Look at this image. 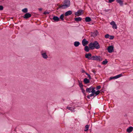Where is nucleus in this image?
Returning <instances> with one entry per match:
<instances>
[{"label":"nucleus","instance_id":"obj_1","mask_svg":"<svg viewBox=\"0 0 133 133\" xmlns=\"http://www.w3.org/2000/svg\"><path fill=\"white\" fill-rule=\"evenodd\" d=\"M70 3L69 0H65L63 4L59 6V8H61L62 9H65L69 6Z\"/></svg>","mask_w":133,"mask_h":133},{"label":"nucleus","instance_id":"obj_2","mask_svg":"<svg viewBox=\"0 0 133 133\" xmlns=\"http://www.w3.org/2000/svg\"><path fill=\"white\" fill-rule=\"evenodd\" d=\"M91 60L96 61L99 62H101L102 60V58L99 56L96 55L92 56Z\"/></svg>","mask_w":133,"mask_h":133},{"label":"nucleus","instance_id":"obj_3","mask_svg":"<svg viewBox=\"0 0 133 133\" xmlns=\"http://www.w3.org/2000/svg\"><path fill=\"white\" fill-rule=\"evenodd\" d=\"M94 44V48L98 49L100 48V46L99 43L97 41H95L93 43Z\"/></svg>","mask_w":133,"mask_h":133},{"label":"nucleus","instance_id":"obj_4","mask_svg":"<svg viewBox=\"0 0 133 133\" xmlns=\"http://www.w3.org/2000/svg\"><path fill=\"white\" fill-rule=\"evenodd\" d=\"M83 10L82 9L79 10L77 12H75V15L76 16H78L83 14Z\"/></svg>","mask_w":133,"mask_h":133},{"label":"nucleus","instance_id":"obj_5","mask_svg":"<svg viewBox=\"0 0 133 133\" xmlns=\"http://www.w3.org/2000/svg\"><path fill=\"white\" fill-rule=\"evenodd\" d=\"M114 47L113 46H110L107 48L108 52L110 53H111L114 51Z\"/></svg>","mask_w":133,"mask_h":133},{"label":"nucleus","instance_id":"obj_6","mask_svg":"<svg viewBox=\"0 0 133 133\" xmlns=\"http://www.w3.org/2000/svg\"><path fill=\"white\" fill-rule=\"evenodd\" d=\"M92 54L91 53L86 54H85V57L89 60H91Z\"/></svg>","mask_w":133,"mask_h":133},{"label":"nucleus","instance_id":"obj_7","mask_svg":"<svg viewBox=\"0 0 133 133\" xmlns=\"http://www.w3.org/2000/svg\"><path fill=\"white\" fill-rule=\"evenodd\" d=\"M31 16V14L29 13H27L25 14L23 16V17L26 19H27Z\"/></svg>","mask_w":133,"mask_h":133},{"label":"nucleus","instance_id":"obj_8","mask_svg":"<svg viewBox=\"0 0 133 133\" xmlns=\"http://www.w3.org/2000/svg\"><path fill=\"white\" fill-rule=\"evenodd\" d=\"M82 43L83 45L84 46H85L86 45L88 44L89 43V41L84 38L83 39L82 42Z\"/></svg>","mask_w":133,"mask_h":133},{"label":"nucleus","instance_id":"obj_9","mask_svg":"<svg viewBox=\"0 0 133 133\" xmlns=\"http://www.w3.org/2000/svg\"><path fill=\"white\" fill-rule=\"evenodd\" d=\"M41 53L42 57L46 59L48 58V56L46 52L43 53V51H41Z\"/></svg>","mask_w":133,"mask_h":133},{"label":"nucleus","instance_id":"obj_10","mask_svg":"<svg viewBox=\"0 0 133 133\" xmlns=\"http://www.w3.org/2000/svg\"><path fill=\"white\" fill-rule=\"evenodd\" d=\"M133 130V127H130L128 128L127 129V131L128 133L131 132Z\"/></svg>","mask_w":133,"mask_h":133},{"label":"nucleus","instance_id":"obj_11","mask_svg":"<svg viewBox=\"0 0 133 133\" xmlns=\"http://www.w3.org/2000/svg\"><path fill=\"white\" fill-rule=\"evenodd\" d=\"M98 32L97 30H96L94 32L91 33V36L95 37L97 36L98 34Z\"/></svg>","mask_w":133,"mask_h":133},{"label":"nucleus","instance_id":"obj_12","mask_svg":"<svg viewBox=\"0 0 133 133\" xmlns=\"http://www.w3.org/2000/svg\"><path fill=\"white\" fill-rule=\"evenodd\" d=\"M116 2L118 3L121 6H123V1L122 0H116Z\"/></svg>","mask_w":133,"mask_h":133},{"label":"nucleus","instance_id":"obj_13","mask_svg":"<svg viewBox=\"0 0 133 133\" xmlns=\"http://www.w3.org/2000/svg\"><path fill=\"white\" fill-rule=\"evenodd\" d=\"M72 14V11L71 10H69L66 12L64 14L65 16H66L71 15Z\"/></svg>","mask_w":133,"mask_h":133},{"label":"nucleus","instance_id":"obj_14","mask_svg":"<svg viewBox=\"0 0 133 133\" xmlns=\"http://www.w3.org/2000/svg\"><path fill=\"white\" fill-rule=\"evenodd\" d=\"M94 43H91L89 44V47L90 49L93 50L94 49Z\"/></svg>","mask_w":133,"mask_h":133},{"label":"nucleus","instance_id":"obj_15","mask_svg":"<svg viewBox=\"0 0 133 133\" xmlns=\"http://www.w3.org/2000/svg\"><path fill=\"white\" fill-rule=\"evenodd\" d=\"M52 19L56 22L58 21L59 20V18L56 16H54L52 18Z\"/></svg>","mask_w":133,"mask_h":133},{"label":"nucleus","instance_id":"obj_16","mask_svg":"<svg viewBox=\"0 0 133 133\" xmlns=\"http://www.w3.org/2000/svg\"><path fill=\"white\" fill-rule=\"evenodd\" d=\"M85 21L86 22H89L91 21V19L90 17H87L85 18Z\"/></svg>","mask_w":133,"mask_h":133},{"label":"nucleus","instance_id":"obj_17","mask_svg":"<svg viewBox=\"0 0 133 133\" xmlns=\"http://www.w3.org/2000/svg\"><path fill=\"white\" fill-rule=\"evenodd\" d=\"M92 88V86L91 87L89 88H87L86 89L87 92L88 93L91 92Z\"/></svg>","mask_w":133,"mask_h":133},{"label":"nucleus","instance_id":"obj_18","mask_svg":"<svg viewBox=\"0 0 133 133\" xmlns=\"http://www.w3.org/2000/svg\"><path fill=\"white\" fill-rule=\"evenodd\" d=\"M75 21H76L77 22L78 21H80L82 20V18L80 17H77L74 18Z\"/></svg>","mask_w":133,"mask_h":133},{"label":"nucleus","instance_id":"obj_19","mask_svg":"<svg viewBox=\"0 0 133 133\" xmlns=\"http://www.w3.org/2000/svg\"><path fill=\"white\" fill-rule=\"evenodd\" d=\"M80 44L79 42L78 41H76L74 42V45L75 47L78 46Z\"/></svg>","mask_w":133,"mask_h":133},{"label":"nucleus","instance_id":"obj_20","mask_svg":"<svg viewBox=\"0 0 133 133\" xmlns=\"http://www.w3.org/2000/svg\"><path fill=\"white\" fill-rule=\"evenodd\" d=\"M84 83L85 84L89 83L90 82V81L87 78H85L83 81Z\"/></svg>","mask_w":133,"mask_h":133},{"label":"nucleus","instance_id":"obj_21","mask_svg":"<svg viewBox=\"0 0 133 133\" xmlns=\"http://www.w3.org/2000/svg\"><path fill=\"white\" fill-rule=\"evenodd\" d=\"M84 50L85 51H86L87 52H88L89 51V47L87 45L85 46V47L84 48Z\"/></svg>","mask_w":133,"mask_h":133},{"label":"nucleus","instance_id":"obj_22","mask_svg":"<svg viewBox=\"0 0 133 133\" xmlns=\"http://www.w3.org/2000/svg\"><path fill=\"white\" fill-rule=\"evenodd\" d=\"M78 82L79 83V85L81 88H83V85L82 84L81 82H80L79 80H78Z\"/></svg>","mask_w":133,"mask_h":133},{"label":"nucleus","instance_id":"obj_23","mask_svg":"<svg viewBox=\"0 0 133 133\" xmlns=\"http://www.w3.org/2000/svg\"><path fill=\"white\" fill-rule=\"evenodd\" d=\"M64 14H61L59 17V19H60L62 21H63L64 20Z\"/></svg>","mask_w":133,"mask_h":133},{"label":"nucleus","instance_id":"obj_24","mask_svg":"<svg viewBox=\"0 0 133 133\" xmlns=\"http://www.w3.org/2000/svg\"><path fill=\"white\" fill-rule=\"evenodd\" d=\"M67 109L72 111H74V108L72 107H67Z\"/></svg>","mask_w":133,"mask_h":133},{"label":"nucleus","instance_id":"obj_25","mask_svg":"<svg viewBox=\"0 0 133 133\" xmlns=\"http://www.w3.org/2000/svg\"><path fill=\"white\" fill-rule=\"evenodd\" d=\"M108 62V61L107 60V59H105L104 61L102 62V64L104 65H105L107 64Z\"/></svg>","mask_w":133,"mask_h":133},{"label":"nucleus","instance_id":"obj_26","mask_svg":"<svg viewBox=\"0 0 133 133\" xmlns=\"http://www.w3.org/2000/svg\"><path fill=\"white\" fill-rule=\"evenodd\" d=\"M22 11L24 13H26L28 11V9L27 8H25L23 9Z\"/></svg>","mask_w":133,"mask_h":133},{"label":"nucleus","instance_id":"obj_27","mask_svg":"<svg viewBox=\"0 0 133 133\" xmlns=\"http://www.w3.org/2000/svg\"><path fill=\"white\" fill-rule=\"evenodd\" d=\"M81 90H82V92L83 94L85 96H86V94L85 93V90L83 88H81Z\"/></svg>","mask_w":133,"mask_h":133},{"label":"nucleus","instance_id":"obj_28","mask_svg":"<svg viewBox=\"0 0 133 133\" xmlns=\"http://www.w3.org/2000/svg\"><path fill=\"white\" fill-rule=\"evenodd\" d=\"M89 128V125H86L85 127V129L84 130L85 131H87L88 130Z\"/></svg>","mask_w":133,"mask_h":133},{"label":"nucleus","instance_id":"obj_29","mask_svg":"<svg viewBox=\"0 0 133 133\" xmlns=\"http://www.w3.org/2000/svg\"><path fill=\"white\" fill-rule=\"evenodd\" d=\"M123 75L122 74H120L116 76V79L119 78L120 77L122 76Z\"/></svg>","mask_w":133,"mask_h":133},{"label":"nucleus","instance_id":"obj_30","mask_svg":"<svg viewBox=\"0 0 133 133\" xmlns=\"http://www.w3.org/2000/svg\"><path fill=\"white\" fill-rule=\"evenodd\" d=\"M112 28L113 29H117V25L116 23L113 25H112Z\"/></svg>","mask_w":133,"mask_h":133},{"label":"nucleus","instance_id":"obj_31","mask_svg":"<svg viewBox=\"0 0 133 133\" xmlns=\"http://www.w3.org/2000/svg\"><path fill=\"white\" fill-rule=\"evenodd\" d=\"M100 91L98 90L97 91H95V94L96 96L98 95L100 93Z\"/></svg>","mask_w":133,"mask_h":133},{"label":"nucleus","instance_id":"obj_32","mask_svg":"<svg viewBox=\"0 0 133 133\" xmlns=\"http://www.w3.org/2000/svg\"><path fill=\"white\" fill-rule=\"evenodd\" d=\"M95 88L93 87H92V90H91V92H93L94 93H95V92L96 91L95 90Z\"/></svg>","mask_w":133,"mask_h":133},{"label":"nucleus","instance_id":"obj_33","mask_svg":"<svg viewBox=\"0 0 133 133\" xmlns=\"http://www.w3.org/2000/svg\"><path fill=\"white\" fill-rule=\"evenodd\" d=\"M85 74L87 75L88 76V77L89 78V79H91V77L90 76V75L89 74H88L87 73V72H85Z\"/></svg>","mask_w":133,"mask_h":133},{"label":"nucleus","instance_id":"obj_34","mask_svg":"<svg viewBox=\"0 0 133 133\" xmlns=\"http://www.w3.org/2000/svg\"><path fill=\"white\" fill-rule=\"evenodd\" d=\"M110 36V35L109 34H107L105 36V38H109V37Z\"/></svg>","mask_w":133,"mask_h":133},{"label":"nucleus","instance_id":"obj_35","mask_svg":"<svg viewBox=\"0 0 133 133\" xmlns=\"http://www.w3.org/2000/svg\"><path fill=\"white\" fill-rule=\"evenodd\" d=\"M109 37H110V38H109L110 39H112L114 38V36L112 35H110Z\"/></svg>","mask_w":133,"mask_h":133},{"label":"nucleus","instance_id":"obj_36","mask_svg":"<svg viewBox=\"0 0 133 133\" xmlns=\"http://www.w3.org/2000/svg\"><path fill=\"white\" fill-rule=\"evenodd\" d=\"M114 79H116V76L114 77H111L110 78V80H111Z\"/></svg>","mask_w":133,"mask_h":133},{"label":"nucleus","instance_id":"obj_37","mask_svg":"<svg viewBox=\"0 0 133 133\" xmlns=\"http://www.w3.org/2000/svg\"><path fill=\"white\" fill-rule=\"evenodd\" d=\"M110 10H111L110 9H104L103 10V11H104L105 12H109V11H110Z\"/></svg>","mask_w":133,"mask_h":133},{"label":"nucleus","instance_id":"obj_38","mask_svg":"<svg viewBox=\"0 0 133 133\" xmlns=\"http://www.w3.org/2000/svg\"><path fill=\"white\" fill-rule=\"evenodd\" d=\"M115 22L114 21H112V22H111L110 23V24L111 25H113L114 24H115Z\"/></svg>","mask_w":133,"mask_h":133},{"label":"nucleus","instance_id":"obj_39","mask_svg":"<svg viewBox=\"0 0 133 133\" xmlns=\"http://www.w3.org/2000/svg\"><path fill=\"white\" fill-rule=\"evenodd\" d=\"M50 13V12H47L46 11H45L43 13V14L45 15H46V14H48Z\"/></svg>","mask_w":133,"mask_h":133},{"label":"nucleus","instance_id":"obj_40","mask_svg":"<svg viewBox=\"0 0 133 133\" xmlns=\"http://www.w3.org/2000/svg\"><path fill=\"white\" fill-rule=\"evenodd\" d=\"M91 93H92V94H90V97H92V96H94V95L95 94V93H94L92 92Z\"/></svg>","mask_w":133,"mask_h":133},{"label":"nucleus","instance_id":"obj_41","mask_svg":"<svg viewBox=\"0 0 133 133\" xmlns=\"http://www.w3.org/2000/svg\"><path fill=\"white\" fill-rule=\"evenodd\" d=\"M101 88V86L100 85H99L97 87H96V89L97 90H99V89Z\"/></svg>","mask_w":133,"mask_h":133},{"label":"nucleus","instance_id":"obj_42","mask_svg":"<svg viewBox=\"0 0 133 133\" xmlns=\"http://www.w3.org/2000/svg\"><path fill=\"white\" fill-rule=\"evenodd\" d=\"M3 6L0 5V10H3Z\"/></svg>","mask_w":133,"mask_h":133},{"label":"nucleus","instance_id":"obj_43","mask_svg":"<svg viewBox=\"0 0 133 133\" xmlns=\"http://www.w3.org/2000/svg\"><path fill=\"white\" fill-rule=\"evenodd\" d=\"M109 1V3H111L113 2H114L115 0H108Z\"/></svg>","mask_w":133,"mask_h":133},{"label":"nucleus","instance_id":"obj_44","mask_svg":"<svg viewBox=\"0 0 133 133\" xmlns=\"http://www.w3.org/2000/svg\"><path fill=\"white\" fill-rule=\"evenodd\" d=\"M92 71L94 73V74H96L95 72H96V71H95V70H94V69L92 70Z\"/></svg>","mask_w":133,"mask_h":133},{"label":"nucleus","instance_id":"obj_45","mask_svg":"<svg viewBox=\"0 0 133 133\" xmlns=\"http://www.w3.org/2000/svg\"><path fill=\"white\" fill-rule=\"evenodd\" d=\"M43 9L42 8H40L38 9V10L39 11H41Z\"/></svg>","mask_w":133,"mask_h":133},{"label":"nucleus","instance_id":"obj_46","mask_svg":"<svg viewBox=\"0 0 133 133\" xmlns=\"http://www.w3.org/2000/svg\"><path fill=\"white\" fill-rule=\"evenodd\" d=\"M81 72L82 73H85L86 72L85 71H84L83 69H82V70Z\"/></svg>","mask_w":133,"mask_h":133},{"label":"nucleus","instance_id":"obj_47","mask_svg":"<svg viewBox=\"0 0 133 133\" xmlns=\"http://www.w3.org/2000/svg\"><path fill=\"white\" fill-rule=\"evenodd\" d=\"M87 97L88 98V99H90V95H88L87 96Z\"/></svg>","mask_w":133,"mask_h":133}]
</instances>
